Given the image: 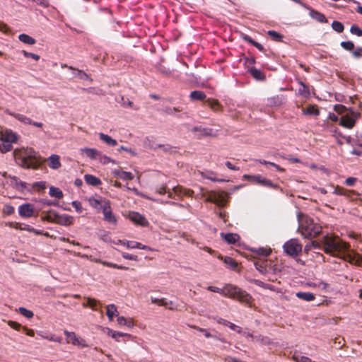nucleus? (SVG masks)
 <instances>
[{"instance_id": "nucleus-30", "label": "nucleus", "mask_w": 362, "mask_h": 362, "mask_svg": "<svg viewBox=\"0 0 362 362\" xmlns=\"http://www.w3.org/2000/svg\"><path fill=\"white\" fill-rule=\"evenodd\" d=\"M206 95L201 90H194L190 93L189 98L191 100H206Z\"/></svg>"}, {"instance_id": "nucleus-16", "label": "nucleus", "mask_w": 362, "mask_h": 362, "mask_svg": "<svg viewBox=\"0 0 362 362\" xmlns=\"http://www.w3.org/2000/svg\"><path fill=\"white\" fill-rule=\"evenodd\" d=\"M119 242L128 249H141L145 250H151V248L147 245H142L141 243L136 241L129 240H119Z\"/></svg>"}, {"instance_id": "nucleus-49", "label": "nucleus", "mask_w": 362, "mask_h": 362, "mask_svg": "<svg viewBox=\"0 0 362 362\" xmlns=\"http://www.w3.org/2000/svg\"><path fill=\"white\" fill-rule=\"evenodd\" d=\"M97 304H98L97 300H95V298H91L88 297V298H87V303L86 304L83 303V307L89 306L93 310H96L95 307L97 306Z\"/></svg>"}, {"instance_id": "nucleus-43", "label": "nucleus", "mask_w": 362, "mask_h": 362, "mask_svg": "<svg viewBox=\"0 0 362 362\" xmlns=\"http://www.w3.org/2000/svg\"><path fill=\"white\" fill-rule=\"evenodd\" d=\"M267 34L272 38V40L276 42L282 41L283 35L275 30H269Z\"/></svg>"}, {"instance_id": "nucleus-41", "label": "nucleus", "mask_w": 362, "mask_h": 362, "mask_svg": "<svg viewBox=\"0 0 362 362\" xmlns=\"http://www.w3.org/2000/svg\"><path fill=\"white\" fill-rule=\"evenodd\" d=\"M88 202H89V204L93 208L101 209V206H103L104 204L105 201L103 202L102 200L95 199L94 197H90L88 199Z\"/></svg>"}, {"instance_id": "nucleus-11", "label": "nucleus", "mask_w": 362, "mask_h": 362, "mask_svg": "<svg viewBox=\"0 0 362 362\" xmlns=\"http://www.w3.org/2000/svg\"><path fill=\"white\" fill-rule=\"evenodd\" d=\"M101 210L104 215V220L110 223L116 224L117 218L112 212V209L109 202H105L104 204L101 206Z\"/></svg>"}, {"instance_id": "nucleus-32", "label": "nucleus", "mask_w": 362, "mask_h": 362, "mask_svg": "<svg viewBox=\"0 0 362 362\" xmlns=\"http://www.w3.org/2000/svg\"><path fill=\"white\" fill-rule=\"evenodd\" d=\"M107 316L110 321L113 320L115 316H117L119 313L117 308L115 304H110L107 306Z\"/></svg>"}, {"instance_id": "nucleus-24", "label": "nucleus", "mask_w": 362, "mask_h": 362, "mask_svg": "<svg viewBox=\"0 0 362 362\" xmlns=\"http://www.w3.org/2000/svg\"><path fill=\"white\" fill-rule=\"evenodd\" d=\"M106 333L108 336L115 339L117 341H119V337H126L131 338L132 335L127 333H123L121 332L114 331L110 328H106Z\"/></svg>"}, {"instance_id": "nucleus-25", "label": "nucleus", "mask_w": 362, "mask_h": 362, "mask_svg": "<svg viewBox=\"0 0 362 362\" xmlns=\"http://www.w3.org/2000/svg\"><path fill=\"white\" fill-rule=\"evenodd\" d=\"M6 113L8 115L13 117L14 118H16L21 122H23L25 124H31V123H32V119L23 115L15 113L8 110H6Z\"/></svg>"}, {"instance_id": "nucleus-3", "label": "nucleus", "mask_w": 362, "mask_h": 362, "mask_svg": "<svg viewBox=\"0 0 362 362\" xmlns=\"http://www.w3.org/2000/svg\"><path fill=\"white\" fill-rule=\"evenodd\" d=\"M207 290L248 305H250L252 301V297L247 292L233 284H226L222 288L209 286Z\"/></svg>"}, {"instance_id": "nucleus-51", "label": "nucleus", "mask_w": 362, "mask_h": 362, "mask_svg": "<svg viewBox=\"0 0 362 362\" xmlns=\"http://www.w3.org/2000/svg\"><path fill=\"white\" fill-rule=\"evenodd\" d=\"M85 152L86 155L91 158H96L100 154L99 152L94 148H86Z\"/></svg>"}, {"instance_id": "nucleus-46", "label": "nucleus", "mask_w": 362, "mask_h": 362, "mask_svg": "<svg viewBox=\"0 0 362 362\" xmlns=\"http://www.w3.org/2000/svg\"><path fill=\"white\" fill-rule=\"evenodd\" d=\"M332 28L333 30H334L336 32L341 33L344 31V25L339 21H334L332 23Z\"/></svg>"}, {"instance_id": "nucleus-37", "label": "nucleus", "mask_w": 362, "mask_h": 362, "mask_svg": "<svg viewBox=\"0 0 362 362\" xmlns=\"http://www.w3.org/2000/svg\"><path fill=\"white\" fill-rule=\"evenodd\" d=\"M18 39L22 42L30 45H33L36 42V40L33 37L24 33L19 35Z\"/></svg>"}, {"instance_id": "nucleus-22", "label": "nucleus", "mask_w": 362, "mask_h": 362, "mask_svg": "<svg viewBox=\"0 0 362 362\" xmlns=\"http://www.w3.org/2000/svg\"><path fill=\"white\" fill-rule=\"evenodd\" d=\"M284 103V98L282 95H276L274 97H271L267 98V105L269 107H279Z\"/></svg>"}, {"instance_id": "nucleus-54", "label": "nucleus", "mask_w": 362, "mask_h": 362, "mask_svg": "<svg viewBox=\"0 0 362 362\" xmlns=\"http://www.w3.org/2000/svg\"><path fill=\"white\" fill-rule=\"evenodd\" d=\"M22 53H23V54L24 55L25 57H31L33 59H35V61H38L40 59V58L38 54H34V53H31V52H27L25 50H23Z\"/></svg>"}, {"instance_id": "nucleus-44", "label": "nucleus", "mask_w": 362, "mask_h": 362, "mask_svg": "<svg viewBox=\"0 0 362 362\" xmlns=\"http://www.w3.org/2000/svg\"><path fill=\"white\" fill-rule=\"evenodd\" d=\"M300 87L298 89V93L305 97H308L310 95L309 88L303 82H300Z\"/></svg>"}, {"instance_id": "nucleus-26", "label": "nucleus", "mask_w": 362, "mask_h": 362, "mask_svg": "<svg viewBox=\"0 0 362 362\" xmlns=\"http://www.w3.org/2000/svg\"><path fill=\"white\" fill-rule=\"evenodd\" d=\"M218 259H221L223 261V262L226 264V266L230 268V269L232 270H234L235 271L238 268V262L234 259H233L232 257H223L222 255H219L218 257Z\"/></svg>"}, {"instance_id": "nucleus-14", "label": "nucleus", "mask_w": 362, "mask_h": 362, "mask_svg": "<svg viewBox=\"0 0 362 362\" xmlns=\"http://www.w3.org/2000/svg\"><path fill=\"white\" fill-rule=\"evenodd\" d=\"M333 193L337 195H342V196L346 197L351 199H355L358 196H359V194L358 192H356V191L346 189L339 187V186H337L334 188Z\"/></svg>"}, {"instance_id": "nucleus-17", "label": "nucleus", "mask_w": 362, "mask_h": 362, "mask_svg": "<svg viewBox=\"0 0 362 362\" xmlns=\"http://www.w3.org/2000/svg\"><path fill=\"white\" fill-rule=\"evenodd\" d=\"M129 218L134 223L141 226H147L148 221L146 218L138 212H132L129 214Z\"/></svg>"}, {"instance_id": "nucleus-61", "label": "nucleus", "mask_w": 362, "mask_h": 362, "mask_svg": "<svg viewBox=\"0 0 362 362\" xmlns=\"http://www.w3.org/2000/svg\"><path fill=\"white\" fill-rule=\"evenodd\" d=\"M167 190V186L165 185H163L156 189V192L158 194L163 195L166 193Z\"/></svg>"}, {"instance_id": "nucleus-56", "label": "nucleus", "mask_w": 362, "mask_h": 362, "mask_svg": "<svg viewBox=\"0 0 362 362\" xmlns=\"http://www.w3.org/2000/svg\"><path fill=\"white\" fill-rule=\"evenodd\" d=\"M71 205L76 209V211L78 213H82L83 207H82V204H81V203L80 202H78V201H74L71 203Z\"/></svg>"}, {"instance_id": "nucleus-62", "label": "nucleus", "mask_w": 362, "mask_h": 362, "mask_svg": "<svg viewBox=\"0 0 362 362\" xmlns=\"http://www.w3.org/2000/svg\"><path fill=\"white\" fill-rule=\"evenodd\" d=\"M0 31L7 34L11 31V30L7 24L4 23L2 21H0Z\"/></svg>"}, {"instance_id": "nucleus-63", "label": "nucleus", "mask_w": 362, "mask_h": 362, "mask_svg": "<svg viewBox=\"0 0 362 362\" xmlns=\"http://www.w3.org/2000/svg\"><path fill=\"white\" fill-rule=\"evenodd\" d=\"M77 76L83 80L89 79V76L82 70L77 69Z\"/></svg>"}, {"instance_id": "nucleus-35", "label": "nucleus", "mask_w": 362, "mask_h": 362, "mask_svg": "<svg viewBox=\"0 0 362 362\" xmlns=\"http://www.w3.org/2000/svg\"><path fill=\"white\" fill-rule=\"evenodd\" d=\"M243 39L249 42L250 44L255 46L256 48H257L260 52H264V47L259 42L255 41L252 37L247 35H244L243 37Z\"/></svg>"}, {"instance_id": "nucleus-34", "label": "nucleus", "mask_w": 362, "mask_h": 362, "mask_svg": "<svg viewBox=\"0 0 362 362\" xmlns=\"http://www.w3.org/2000/svg\"><path fill=\"white\" fill-rule=\"evenodd\" d=\"M99 137L100 140L104 141L110 146H115L117 144V141L115 139H112L111 136L107 134H105L104 133H99Z\"/></svg>"}, {"instance_id": "nucleus-1", "label": "nucleus", "mask_w": 362, "mask_h": 362, "mask_svg": "<svg viewBox=\"0 0 362 362\" xmlns=\"http://www.w3.org/2000/svg\"><path fill=\"white\" fill-rule=\"evenodd\" d=\"M13 154L16 163L25 169L37 170L45 162L53 170L62 165L59 156L52 154L48 158H43L32 148L16 149Z\"/></svg>"}, {"instance_id": "nucleus-2", "label": "nucleus", "mask_w": 362, "mask_h": 362, "mask_svg": "<svg viewBox=\"0 0 362 362\" xmlns=\"http://www.w3.org/2000/svg\"><path fill=\"white\" fill-rule=\"evenodd\" d=\"M312 245L313 247L322 250L326 254L335 257H339L347 248L346 243L342 241L338 237H330L329 235L323 236L320 242L313 241Z\"/></svg>"}, {"instance_id": "nucleus-9", "label": "nucleus", "mask_w": 362, "mask_h": 362, "mask_svg": "<svg viewBox=\"0 0 362 362\" xmlns=\"http://www.w3.org/2000/svg\"><path fill=\"white\" fill-rule=\"evenodd\" d=\"M206 202L214 203L218 206L223 207L226 205L227 200L222 193L211 192L207 198Z\"/></svg>"}, {"instance_id": "nucleus-52", "label": "nucleus", "mask_w": 362, "mask_h": 362, "mask_svg": "<svg viewBox=\"0 0 362 362\" xmlns=\"http://www.w3.org/2000/svg\"><path fill=\"white\" fill-rule=\"evenodd\" d=\"M341 46L346 50L351 51L354 49V44L351 41H344L341 42Z\"/></svg>"}, {"instance_id": "nucleus-4", "label": "nucleus", "mask_w": 362, "mask_h": 362, "mask_svg": "<svg viewBox=\"0 0 362 362\" xmlns=\"http://www.w3.org/2000/svg\"><path fill=\"white\" fill-rule=\"evenodd\" d=\"M300 227L302 235L305 238L310 239L318 235L322 230V227L314 223V221L308 216H304L300 219Z\"/></svg>"}, {"instance_id": "nucleus-60", "label": "nucleus", "mask_w": 362, "mask_h": 362, "mask_svg": "<svg viewBox=\"0 0 362 362\" xmlns=\"http://www.w3.org/2000/svg\"><path fill=\"white\" fill-rule=\"evenodd\" d=\"M20 230H27V231H29V232H33V233H35V234H41L40 232L37 231L34 228H33L30 226L27 225V224H24V226L22 227V228H20Z\"/></svg>"}, {"instance_id": "nucleus-55", "label": "nucleus", "mask_w": 362, "mask_h": 362, "mask_svg": "<svg viewBox=\"0 0 362 362\" xmlns=\"http://www.w3.org/2000/svg\"><path fill=\"white\" fill-rule=\"evenodd\" d=\"M334 110L338 114H343L346 112V107L343 105L337 104L334 105Z\"/></svg>"}, {"instance_id": "nucleus-36", "label": "nucleus", "mask_w": 362, "mask_h": 362, "mask_svg": "<svg viewBox=\"0 0 362 362\" xmlns=\"http://www.w3.org/2000/svg\"><path fill=\"white\" fill-rule=\"evenodd\" d=\"M49 194L58 199H62L64 196L63 192L59 188L53 186L49 187Z\"/></svg>"}, {"instance_id": "nucleus-29", "label": "nucleus", "mask_w": 362, "mask_h": 362, "mask_svg": "<svg viewBox=\"0 0 362 362\" xmlns=\"http://www.w3.org/2000/svg\"><path fill=\"white\" fill-rule=\"evenodd\" d=\"M221 235L228 244H235L240 239V236L236 233H221Z\"/></svg>"}, {"instance_id": "nucleus-20", "label": "nucleus", "mask_w": 362, "mask_h": 362, "mask_svg": "<svg viewBox=\"0 0 362 362\" xmlns=\"http://www.w3.org/2000/svg\"><path fill=\"white\" fill-rule=\"evenodd\" d=\"M205 103L215 112H223V105L219 103L217 99L207 98L205 100Z\"/></svg>"}, {"instance_id": "nucleus-39", "label": "nucleus", "mask_w": 362, "mask_h": 362, "mask_svg": "<svg viewBox=\"0 0 362 362\" xmlns=\"http://www.w3.org/2000/svg\"><path fill=\"white\" fill-rule=\"evenodd\" d=\"M292 358L296 362H315L309 357L301 355L299 352H295Z\"/></svg>"}, {"instance_id": "nucleus-58", "label": "nucleus", "mask_w": 362, "mask_h": 362, "mask_svg": "<svg viewBox=\"0 0 362 362\" xmlns=\"http://www.w3.org/2000/svg\"><path fill=\"white\" fill-rule=\"evenodd\" d=\"M270 253H271L270 249L259 248L257 250V254L264 257H268L270 255Z\"/></svg>"}, {"instance_id": "nucleus-6", "label": "nucleus", "mask_w": 362, "mask_h": 362, "mask_svg": "<svg viewBox=\"0 0 362 362\" xmlns=\"http://www.w3.org/2000/svg\"><path fill=\"white\" fill-rule=\"evenodd\" d=\"M339 257L349 262L351 264L356 266H361L362 264V255L351 250L350 245L348 243L346 250L344 252H341Z\"/></svg>"}, {"instance_id": "nucleus-59", "label": "nucleus", "mask_w": 362, "mask_h": 362, "mask_svg": "<svg viewBox=\"0 0 362 362\" xmlns=\"http://www.w3.org/2000/svg\"><path fill=\"white\" fill-rule=\"evenodd\" d=\"M8 325L13 329L19 330L21 327V325L17 322L9 320Z\"/></svg>"}, {"instance_id": "nucleus-8", "label": "nucleus", "mask_w": 362, "mask_h": 362, "mask_svg": "<svg viewBox=\"0 0 362 362\" xmlns=\"http://www.w3.org/2000/svg\"><path fill=\"white\" fill-rule=\"evenodd\" d=\"M359 117V113L351 111L340 118L339 124L343 127L352 129L355 126L356 122Z\"/></svg>"}, {"instance_id": "nucleus-23", "label": "nucleus", "mask_w": 362, "mask_h": 362, "mask_svg": "<svg viewBox=\"0 0 362 362\" xmlns=\"http://www.w3.org/2000/svg\"><path fill=\"white\" fill-rule=\"evenodd\" d=\"M308 9L310 10V13H309L310 16L312 18H313V19L316 20L317 21L322 23H327V20L323 13H322L313 8H311L310 7Z\"/></svg>"}, {"instance_id": "nucleus-50", "label": "nucleus", "mask_w": 362, "mask_h": 362, "mask_svg": "<svg viewBox=\"0 0 362 362\" xmlns=\"http://www.w3.org/2000/svg\"><path fill=\"white\" fill-rule=\"evenodd\" d=\"M350 32L353 35L362 37V29L357 25H353L350 28Z\"/></svg>"}, {"instance_id": "nucleus-21", "label": "nucleus", "mask_w": 362, "mask_h": 362, "mask_svg": "<svg viewBox=\"0 0 362 362\" xmlns=\"http://www.w3.org/2000/svg\"><path fill=\"white\" fill-rule=\"evenodd\" d=\"M192 132H197L199 134L197 135L198 139H201L203 136H211L213 129L210 128H204L202 127H194L192 129Z\"/></svg>"}, {"instance_id": "nucleus-5", "label": "nucleus", "mask_w": 362, "mask_h": 362, "mask_svg": "<svg viewBox=\"0 0 362 362\" xmlns=\"http://www.w3.org/2000/svg\"><path fill=\"white\" fill-rule=\"evenodd\" d=\"M42 220L62 226H69L74 223L72 216L67 214L60 215L53 210L43 211L42 213Z\"/></svg>"}, {"instance_id": "nucleus-42", "label": "nucleus", "mask_w": 362, "mask_h": 362, "mask_svg": "<svg viewBox=\"0 0 362 362\" xmlns=\"http://www.w3.org/2000/svg\"><path fill=\"white\" fill-rule=\"evenodd\" d=\"M151 303L154 304H157L160 306H165L167 307L168 304L173 305V301H168L165 298H151Z\"/></svg>"}, {"instance_id": "nucleus-31", "label": "nucleus", "mask_w": 362, "mask_h": 362, "mask_svg": "<svg viewBox=\"0 0 362 362\" xmlns=\"http://www.w3.org/2000/svg\"><path fill=\"white\" fill-rule=\"evenodd\" d=\"M84 179L88 185L92 186H98L102 183L101 180L98 177L92 175H86L84 176Z\"/></svg>"}, {"instance_id": "nucleus-12", "label": "nucleus", "mask_w": 362, "mask_h": 362, "mask_svg": "<svg viewBox=\"0 0 362 362\" xmlns=\"http://www.w3.org/2000/svg\"><path fill=\"white\" fill-rule=\"evenodd\" d=\"M18 139V134L11 129H1L0 132V141H5L12 144Z\"/></svg>"}, {"instance_id": "nucleus-28", "label": "nucleus", "mask_w": 362, "mask_h": 362, "mask_svg": "<svg viewBox=\"0 0 362 362\" xmlns=\"http://www.w3.org/2000/svg\"><path fill=\"white\" fill-rule=\"evenodd\" d=\"M302 112L305 115L318 116L320 115V110L316 105H310L306 108H303Z\"/></svg>"}, {"instance_id": "nucleus-40", "label": "nucleus", "mask_w": 362, "mask_h": 362, "mask_svg": "<svg viewBox=\"0 0 362 362\" xmlns=\"http://www.w3.org/2000/svg\"><path fill=\"white\" fill-rule=\"evenodd\" d=\"M64 334L66 336L68 343L76 345L78 338L74 332L64 331Z\"/></svg>"}, {"instance_id": "nucleus-64", "label": "nucleus", "mask_w": 362, "mask_h": 362, "mask_svg": "<svg viewBox=\"0 0 362 362\" xmlns=\"http://www.w3.org/2000/svg\"><path fill=\"white\" fill-rule=\"evenodd\" d=\"M356 181H357V178L354 177H348L345 180V184L348 186H354Z\"/></svg>"}, {"instance_id": "nucleus-18", "label": "nucleus", "mask_w": 362, "mask_h": 362, "mask_svg": "<svg viewBox=\"0 0 362 362\" xmlns=\"http://www.w3.org/2000/svg\"><path fill=\"white\" fill-rule=\"evenodd\" d=\"M252 178L256 183L262 186L273 189H276L278 187L277 185L274 184L272 180L264 178L261 175L252 176Z\"/></svg>"}, {"instance_id": "nucleus-13", "label": "nucleus", "mask_w": 362, "mask_h": 362, "mask_svg": "<svg viewBox=\"0 0 362 362\" xmlns=\"http://www.w3.org/2000/svg\"><path fill=\"white\" fill-rule=\"evenodd\" d=\"M173 192L177 198L182 199L184 197H192L194 191L191 189L185 188L182 185H177L172 189Z\"/></svg>"}, {"instance_id": "nucleus-53", "label": "nucleus", "mask_w": 362, "mask_h": 362, "mask_svg": "<svg viewBox=\"0 0 362 362\" xmlns=\"http://www.w3.org/2000/svg\"><path fill=\"white\" fill-rule=\"evenodd\" d=\"M19 312L21 315H23L27 318H31L33 317V313L31 310H27L25 308L21 307L19 308Z\"/></svg>"}, {"instance_id": "nucleus-57", "label": "nucleus", "mask_w": 362, "mask_h": 362, "mask_svg": "<svg viewBox=\"0 0 362 362\" xmlns=\"http://www.w3.org/2000/svg\"><path fill=\"white\" fill-rule=\"evenodd\" d=\"M122 256L125 259L134 260V261H138L139 260L138 256L134 255H131V254H129V253H127V252H122Z\"/></svg>"}, {"instance_id": "nucleus-47", "label": "nucleus", "mask_w": 362, "mask_h": 362, "mask_svg": "<svg viewBox=\"0 0 362 362\" xmlns=\"http://www.w3.org/2000/svg\"><path fill=\"white\" fill-rule=\"evenodd\" d=\"M12 144H8L7 142H5V141H1L0 143V151L1 153H7L10 151L12 150Z\"/></svg>"}, {"instance_id": "nucleus-27", "label": "nucleus", "mask_w": 362, "mask_h": 362, "mask_svg": "<svg viewBox=\"0 0 362 362\" xmlns=\"http://www.w3.org/2000/svg\"><path fill=\"white\" fill-rule=\"evenodd\" d=\"M113 173L116 177L123 180H132L134 179V175L130 172L115 170Z\"/></svg>"}, {"instance_id": "nucleus-45", "label": "nucleus", "mask_w": 362, "mask_h": 362, "mask_svg": "<svg viewBox=\"0 0 362 362\" xmlns=\"http://www.w3.org/2000/svg\"><path fill=\"white\" fill-rule=\"evenodd\" d=\"M216 173L212 171L206 172V174H203L202 176L208 180H210L214 182H223L224 180L222 179H217L215 177Z\"/></svg>"}, {"instance_id": "nucleus-7", "label": "nucleus", "mask_w": 362, "mask_h": 362, "mask_svg": "<svg viewBox=\"0 0 362 362\" xmlns=\"http://www.w3.org/2000/svg\"><path fill=\"white\" fill-rule=\"evenodd\" d=\"M284 252L291 257L298 256L302 251V245L297 239H291L284 243Z\"/></svg>"}, {"instance_id": "nucleus-38", "label": "nucleus", "mask_w": 362, "mask_h": 362, "mask_svg": "<svg viewBox=\"0 0 362 362\" xmlns=\"http://www.w3.org/2000/svg\"><path fill=\"white\" fill-rule=\"evenodd\" d=\"M248 71L257 80H262L264 78L263 73L255 67L249 68Z\"/></svg>"}, {"instance_id": "nucleus-33", "label": "nucleus", "mask_w": 362, "mask_h": 362, "mask_svg": "<svg viewBox=\"0 0 362 362\" xmlns=\"http://www.w3.org/2000/svg\"><path fill=\"white\" fill-rule=\"evenodd\" d=\"M296 296L305 301H312L315 298V295L310 292H297Z\"/></svg>"}, {"instance_id": "nucleus-15", "label": "nucleus", "mask_w": 362, "mask_h": 362, "mask_svg": "<svg viewBox=\"0 0 362 362\" xmlns=\"http://www.w3.org/2000/svg\"><path fill=\"white\" fill-rule=\"evenodd\" d=\"M255 268L263 274L268 273L272 269V263L267 259H258L255 262Z\"/></svg>"}, {"instance_id": "nucleus-19", "label": "nucleus", "mask_w": 362, "mask_h": 362, "mask_svg": "<svg viewBox=\"0 0 362 362\" xmlns=\"http://www.w3.org/2000/svg\"><path fill=\"white\" fill-rule=\"evenodd\" d=\"M8 177L11 179V185L16 189L23 192L27 189V183L21 180L16 176L9 175Z\"/></svg>"}, {"instance_id": "nucleus-48", "label": "nucleus", "mask_w": 362, "mask_h": 362, "mask_svg": "<svg viewBox=\"0 0 362 362\" xmlns=\"http://www.w3.org/2000/svg\"><path fill=\"white\" fill-rule=\"evenodd\" d=\"M15 209L11 204H5L3 207L2 212L4 214L10 216L14 213Z\"/></svg>"}, {"instance_id": "nucleus-10", "label": "nucleus", "mask_w": 362, "mask_h": 362, "mask_svg": "<svg viewBox=\"0 0 362 362\" xmlns=\"http://www.w3.org/2000/svg\"><path fill=\"white\" fill-rule=\"evenodd\" d=\"M34 205L30 203L23 204L18 207V214L23 218H28L35 214Z\"/></svg>"}]
</instances>
